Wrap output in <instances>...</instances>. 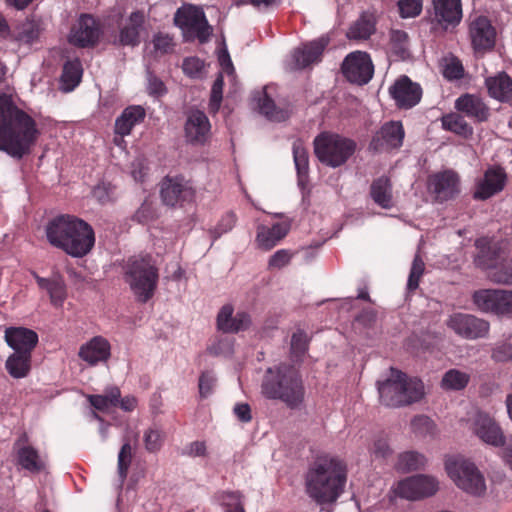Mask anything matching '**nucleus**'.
Here are the masks:
<instances>
[{
  "instance_id": "nucleus-14",
  "label": "nucleus",
  "mask_w": 512,
  "mask_h": 512,
  "mask_svg": "<svg viewBox=\"0 0 512 512\" xmlns=\"http://www.w3.org/2000/svg\"><path fill=\"white\" fill-rule=\"evenodd\" d=\"M342 71L348 81L363 85L372 78L374 67L367 53L356 51L345 58Z\"/></svg>"
},
{
  "instance_id": "nucleus-64",
  "label": "nucleus",
  "mask_w": 512,
  "mask_h": 512,
  "mask_svg": "<svg viewBox=\"0 0 512 512\" xmlns=\"http://www.w3.org/2000/svg\"><path fill=\"white\" fill-rule=\"evenodd\" d=\"M492 357L495 361L506 362L512 359V345L503 343L494 348Z\"/></svg>"
},
{
  "instance_id": "nucleus-17",
  "label": "nucleus",
  "mask_w": 512,
  "mask_h": 512,
  "mask_svg": "<svg viewBox=\"0 0 512 512\" xmlns=\"http://www.w3.org/2000/svg\"><path fill=\"white\" fill-rule=\"evenodd\" d=\"M404 129L399 121L385 123L373 136L369 149L374 152H383L399 148L404 139Z\"/></svg>"
},
{
  "instance_id": "nucleus-31",
  "label": "nucleus",
  "mask_w": 512,
  "mask_h": 512,
  "mask_svg": "<svg viewBox=\"0 0 512 512\" xmlns=\"http://www.w3.org/2000/svg\"><path fill=\"white\" fill-rule=\"evenodd\" d=\"M289 229L290 225L287 222L276 223L272 227L258 226L256 236L258 247L265 251L272 249L287 235Z\"/></svg>"
},
{
  "instance_id": "nucleus-21",
  "label": "nucleus",
  "mask_w": 512,
  "mask_h": 512,
  "mask_svg": "<svg viewBox=\"0 0 512 512\" xmlns=\"http://www.w3.org/2000/svg\"><path fill=\"white\" fill-rule=\"evenodd\" d=\"M211 132V124L206 114L200 110H192L188 113L184 125V136L192 145H204Z\"/></svg>"
},
{
  "instance_id": "nucleus-30",
  "label": "nucleus",
  "mask_w": 512,
  "mask_h": 512,
  "mask_svg": "<svg viewBox=\"0 0 512 512\" xmlns=\"http://www.w3.org/2000/svg\"><path fill=\"white\" fill-rule=\"evenodd\" d=\"M455 108L475 121H486L489 117V108L483 100L472 94H465L459 97L455 102Z\"/></svg>"
},
{
  "instance_id": "nucleus-22",
  "label": "nucleus",
  "mask_w": 512,
  "mask_h": 512,
  "mask_svg": "<svg viewBox=\"0 0 512 512\" xmlns=\"http://www.w3.org/2000/svg\"><path fill=\"white\" fill-rule=\"evenodd\" d=\"M391 97L400 108H411L419 103L422 89L419 84L412 82L407 76H401L389 88Z\"/></svg>"
},
{
  "instance_id": "nucleus-28",
  "label": "nucleus",
  "mask_w": 512,
  "mask_h": 512,
  "mask_svg": "<svg viewBox=\"0 0 512 512\" xmlns=\"http://www.w3.org/2000/svg\"><path fill=\"white\" fill-rule=\"evenodd\" d=\"M145 118V110L138 105L129 106L115 121V133L120 136L115 137L114 142L121 145L123 137L131 133L135 125L141 123Z\"/></svg>"
},
{
  "instance_id": "nucleus-35",
  "label": "nucleus",
  "mask_w": 512,
  "mask_h": 512,
  "mask_svg": "<svg viewBox=\"0 0 512 512\" xmlns=\"http://www.w3.org/2000/svg\"><path fill=\"white\" fill-rule=\"evenodd\" d=\"M267 89L258 92V98L254 96V101L257 102V106L261 114L265 115L269 120L281 122L288 118L289 111L287 109L277 108L273 100L268 96Z\"/></svg>"
},
{
  "instance_id": "nucleus-41",
  "label": "nucleus",
  "mask_w": 512,
  "mask_h": 512,
  "mask_svg": "<svg viewBox=\"0 0 512 512\" xmlns=\"http://www.w3.org/2000/svg\"><path fill=\"white\" fill-rule=\"evenodd\" d=\"M31 368V354L14 352L6 361V369L13 378L27 376Z\"/></svg>"
},
{
  "instance_id": "nucleus-18",
  "label": "nucleus",
  "mask_w": 512,
  "mask_h": 512,
  "mask_svg": "<svg viewBox=\"0 0 512 512\" xmlns=\"http://www.w3.org/2000/svg\"><path fill=\"white\" fill-rule=\"evenodd\" d=\"M100 34L97 20L91 15L83 14L72 27L69 42L79 47L93 46L98 42Z\"/></svg>"
},
{
  "instance_id": "nucleus-34",
  "label": "nucleus",
  "mask_w": 512,
  "mask_h": 512,
  "mask_svg": "<svg viewBox=\"0 0 512 512\" xmlns=\"http://www.w3.org/2000/svg\"><path fill=\"white\" fill-rule=\"evenodd\" d=\"M145 15L141 11L132 12L120 30L119 41L122 45L135 46L139 43L140 30Z\"/></svg>"
},
{
  "instance_id": "nucleus-15",
  "label": "nucleus",
  "mask_w": 512,
  "mask_h": 512,
  "mask_svg": "<svg viewBox=\"0 0 512 512\" xmlns=\"http://www.w3.org/2000/svg\"><path fill=\"white\" fill-rule=\"evenodd\" d=\"M469 422L472 432L484 443L494 447L505 444V437L500 426L488 414L476 411Z\"/></svg>"
},
{
  "instance_id": "nucleus-40",
  "label": "nucleus",
  "mask_w": 512,
  "mask_h": 512,
  "mask_svg": "<svg viewBox=\"0 0 512 512\" xmlns=\"http://www.w3.org/2000/svg\"><path fill=\"white\" fill-rule=\"evenodd\" d=\"M470 378L466 371L452 368L443 374L440 386L445 391H461L467 387Z\"/></svg>"
},
{
  "instance_id": "nucleus-11",
  "label": "nucleus",
  "mask_w": 512,
  "mask_h": 512,
  "mask_svg": "<svg viewBox=\"0 0 512 512\" xmlns=\"http://www.w3.org/2000/svg\"><path fill=\"white\" fill-rule=\"evenodd\" d=\"M473 303L482 312L507 315L512 313V291L481 289L473 294Z\"/></svg>"
},
{
  "instance_id": "nucleus-8",
  "label": "nucleus",
  "mask_w": 512,
  "mask_h": 512,
  "mask_svg": "<svg viewBox=\"0 0 512 512\" xmlns=\"http://www.w3.org/2000/svg\"><path fill=\"white\" fill-rule=\"evenodd\" d=\"M126 281L137 298L146 302L154 294L158 271L150 257L131 259L127 265Z\"/></svg>"
},
{
  "instance_id": "nucleus-45",
  "label": "nucleus",
  "mask_w": 512,
  "mask_h": 512,
  "mask_svg": "<svg viewBox=\"0 0 512 512\" xmlns=\"http://www.w3.org/2000/svg\"><path fill=\"white\" fill-rule=\"evenodd\" d=\"M442 126L445 130L451 131L464 137L470 136L473 131L472 128L464 120V118L456 113L443 116Z\"/></svg>"
},
{
  "instance_id": "nucleus-53",
  "label": "nucleus",
  "mask_w": 512,
  "mask_h": 512,
  "mask_svg": "<svg viewBox=\"0 0 512 512\" xmlns=\"http://www.w3.org/2000/svg\"><path fill=\"white\" fill-rule=\"evenodd\" d=\"M132 460V447L129 441H126L118 454V473L121 481H124L128 474V469Z\"/></svg>"
},
{
  "instance_id": "nucleus-1",
  "label": "nucleus",
  "mask_w": 512,
  "mask_h": 512,
  "mask_svg": "<svg viewBox=\"0 0 512 512\" xmlns=\"http://www.w3.org/2000/svg\"><path fill=\"white\" fill-rule=\"evenodd\" d=\"M39 136L35 120L11 96L0 95V150L15 158L29 154Z\"/></svg>"
},
{
  "instance_id": "nucleus-63",
  "label": "nucleus",
  "mask_w": 512,
  "mask_h": 512,
  "mask_svg": "<svg viewBox=\"0 0 512 512\" xmlns=\"http://www.w3.org/2000/svg\"><path fill=\"white\" fill-rule=\"evenodd\" d=\"M307 348V336L303 331H297L292 335L291 338V349L292 352L299 356L302 355Z\"/></svg>"
},
{
  "instance_id": "nucleus-39",
  "label": "nucleus",
  "mask_w": 512,
  "mask_h": 512,
  "mask_svg": "<svg viewBox=\"0 0 512 512\" xmlns=\"http://www.w3.org/2000/svg\"><path fill=\"white\" fill-rule=\"evenodd\" d=\"M427 458L424 454L408 450L398 454L394 468L402 473L416 471L425 467Z\"/></svg>"
},
{
  "instance_id": "nucleus-32",
  "label": "nucleus",
  "mask_w": 512,
  "mask_h": 512,
  "mask_svg": "<svg viewBox=\"0 0 512 512\" xmlns=\"http://www.w3.org/2000/svg\"><path fill=\"white\" fill-rule=\"evenodd\" d=\"M33 275L39 288L49 294L51 304L61 307L67 297L66 285L62 277L54 275L51 278H43L35 273Z\"/></svg>"
},
{
  "instance_id": "nucleus-20",
  "label": "nucleus",
  "mask_w": 512,
  "mask_h": 512,
  "mask_svg": "<svg viewBox=\"0 0 512 512\" xmlns=\"http://www.w3.org/2000/svg\"><path fill=\"white\" fill-rule=\"evenodd\" d=\"M328 45V39L321 37L295 49L289 60V67L292 70L303 69L312 64L318 63L322 53Z\"/></svg>"
},
{
  "instance_id": "nucleus-44",
  "label": "nucleus",
  "mask_w": 512,
  "mask_h": 512,
  "mask_svg": "<svg viewBox=\"0 0 512 512\" xmlns=\"http://www.w3.org/2000/svg\"><path fill=\"white\" fill-rule=\"evenodd\" d=\"M375 30V21L372 15L363 14L348 30L347 36L351 39H367Z\"/></svg>"
},
{
  "instance_id": "nucleus-16",
  "label": "nucleus",
  "mask_w": 512,
  "mask_h": 512,
  "mask_svg": "<svg viewBox=\"0 0 512 512\" xmlns=\"http://www.w3.org/2000/svg\"><path fill=\"white\" fill-rule=\"evenodd\" d=\"M446 324L460 337L471 340L485 337L490 327L487 321L464 313L451 315Z\"/></svg>"
},
{
  "instance_id": "nucleus-13",
  "label": "nucleus",
  "mask_w": 512,
  "mask_h": 512,
  "mask_svg": "<svg viewBox=\"0 0 512 512\" xmlns=\"http://www.w3.org/2000/svg\"><path fill=\"white\" fill-rule=\"evenodd\" d=\"M160 194L163 203L168 206L183 205L195 198L192 184L181 176L165 177L161 182Z\"/></svg>"
},
{
  "instance_id": "nucleus-25",
  "label": "nucleus",
  "mask_w": 512,
  "mask_h": 512,
  "mask_svg": "<svg viewBox=\"0 0 512 512\" xmlns=\"http://www.w3.org/2000/svg\"><path fill=\"white\" fill-rule=\"evenodd\" d=\"M434 19L445 30L458 25L462 19L461 0H433Z\"/></svg>"
},
{
  "instance_id": "nucleus-9",
  "label": "nucleus",
  "mask_w": 512,
  "mask_h": 512,
  "mask_svg": "<svg viewBox=\"0 0 512 512\" xmlns=\"http://www.w3.org/2000/svg\"><path fill=\"white\" fill-rule=\"evenodd\" d=\"M475 245L478 250L475 262L479 267L490 270L489 278L496 283L512 284V266L499 262V269L497 267V260L502 258L496 245L485 237L477 239Z\"/></svg>"
},
{
  "instance_id": "nucleus-26",
  "label": "nucleus",
  "mask_w": 512,
  "mask_h": 512,
  "mask_svg": "<svg viewBox=\"0 0 512 512\" xmlns=\"http://www.w3.org/2000/svg\"><path fill=\"white\" fill-rule=\"evenodd\" d=\"M5 340L14 352L31 354L38 342V335L24 327H10L5 330Z\"/></svg>"
},
{
  "instance_id": "nucleus-51",
  "label": "nucleus",
  "mask_w": 512,
  "mask_h": 512,
  "mask_svg": "<svg viewBox=\"0 0 512 512\" xmlns=\"http://www.w3.org/2000/svg\"><path fill=\"white\" fill-rule=\"evenodd\" d=\"M411 429L414 434L426 437L436 434V425L434 421L428 416H416L411 421Z\"/></svg>"
},
{
  "instance_id": "nucleus-29",
  "label": "nucleus",
  "mask_w": 512,
  "mask_h": 512,
  "mask_svg": "<svg viewBox=\"0 0 512 512\" xmlns=\"http://www.w3.org/2000/svg\"><path fill=\"white\" fill-rule=\"evenodd\" d=\"M219 62L221 66V72L214 81L211 89V96L209 102V108L211 112H217L222 102L223 93V74H226L231 80L234 79V67L227 51L222 52L219 55Z\"/></svg>"
},
{
  "instance_id": "nucleus-24",
  "label": "nucleus",
  "mask_w": 512,
  "mask_h": 512,
  "mask_svg": "<svg viewBox=\"0 0 512 512\" xmlns=\"http://www.w3.org/2000/svg\"><path fill=\"white\" fill-rule=\"evenodd\" d=\"M111 355V346L109 341L102 336H95L84 343L78 352L81 360L95 366L99 363L106 362Z\"/></svg>"
},
{
  "instance_id": "nucleus-61",
  "label": "nucleus",
  "mask_w": 512,
  "mask_h": 512,
  "mask_svg": "<svg viewBox=\"0 0 512 512\" xmlns=\"http://www.w3.org/2000/svg\"><path fill=\"white\" fill-rule=\"evenodd\" d=\"M216 378L210 372H204L199 378V393L201 397L206 398L211 393L215 386Z\"/></svg>"
},
{
  "instance_id": "nucleus-3",
  "label": "nucleus",
  "mask_w": 512,
  "mask_h": 512,
  "mask_svg": "<svg viewBox=\"0 0 512 512\" xmlns=\"http://www.w3.org/2000/svg\"><path fill=\"white\" fill-rule=\"evenodd\" d=\"M48 242L72 257L86 256L94 247L95 234L90 224L72 215H60L46 226Z\"/></svg>"
},
{
  "instance_id": "nucleus-47",
  "label": "nucleus",
  "mask_w": 512,
  "mask_h": 512,
  "mask_svg": "<svg viewBox=\"0 0 512 512\" xmlns=\"http://www.w3.org/2000/svg\"><path fill=\"white\" fill-rule=\"evenodd\" d=\"M412 479L420 491L421 499L434 495L439 489V482L433 476L419 474L412 476Z\"/></svg>"
},
{
  "instance_id": "nucleus-33",
  "label": "nucleus",
  "mask_w": 512,
  "mask_h": 512,
  "mask_svg": "<svg viewBox=\"0 0 512 512\" xmlns=\"http://www.w3.org/2000/svg\"><path fill=\"white\" fill-rule=\"evenodd\" d=\"M485 85L490 97L501 101H512V79L506 73L486 78Z\"/></svg>"
},
{
  "instance_id": "nucleus-50",
  "label": "nucleus",
  "mask_w": 512,
  "mask_h": 512,
  "mask_svg": "<svg viewBox=\"0 0 512 512\" xmlns=\"http://www.w3.org/2000/svg\"><path fill=\"white\" fill-rule=\"evenodd\" d=\"M173 46V39L169 35L158 33L153 37V40L147 49L149 53L158 57L171 52L173 50Z\"/></svg>"
},
{
  "instance_id": "nucleus-38",
  "label": "nucleus",
  "mask_w": 512,
  "mask_h": 512,
  "mask_svg": "<svg viewBox=\"0 0 512 512\" xmlns=\"http://www.w3.org/2000/svg\"><path fill=\"white\" fill-rule=\"evenodd\" d=\"M120 396V389L116 386H111L105 389L103 394L89 395L88 400L96 410L110 413L118 406Z\"/></svg>"
},
{
  "instance_id": "nucleus-6",
  "label": "nucleus",
  "mask_w": 512,
  "mask_h": 512,
  "mask_svg": "<svg viewBox=\"0 0 512 512\" xmlns=\"http://www.w3.org/2000/svg\"><path fill=\"white\" fill-rule=\"evenodd\" d=\"M448 477L463 492L474 497H483L487 486L483 473L474 462L462 455H448L444 460Z\"/></svg>"
},
{
  "instance_id": "nucleus-10",
  "label": "nucleus",
  "mask_w": 512,
  "mask_h": 512,
  "mask_svg": "<svg viewBox=\"0 0 512 512\" xmlns=\"http://www.w3.org/2000/svg\"><path fill=\"white\" fill-rule=\"evenodd\" d=\"M174 22L188 39H198L203 43L212 34V27L208 24L203 10L194 5L180 7L175 13Z\"/></svg>"
},
{
  "instance_id": "nucleus-4",
  "label": "nucleus",
  "mask_w": 512,
  "mask_h": 512,
  "mask_svg": "<svg viewBox=\"0 0 512 512\" xmlns=\"http://www.w3.org/2000/svg\"><path fill=\"white\" fill-rule=\"evenodd\" d=\"M261 393L268 399L283 401L290 408H298L304 401L305 389L297 370L282 364L266 371Z\"/></svg>"
},
{
  "instance_id": "nucleus-55",
  "label": "nucleus",
  "mask_w": 512,
  "mask_h": 512,
  "mask_svg": "<svg viewBox=\"0 0 512 512\" xmlns=\"http://www.w3.org/2000/svg\"><path fill=\"white\" fill-rule=\"evenodd\" d=\"M398 7L401 17H416L422 11V0H398Z\"/></svg>"
},
{
  "instance_id": "nucleus-57",
  "label": "nucleus",
  "mask_w": 512,
  "mask_h": 512,
  "mask_svg": "<svg viewBox=\"0 0 512 512\" xmlns=\"http://www.w3.org/2000/svg\"><path fill=\"white\" fill-rule=\"evenodd\" d=\"M92 195L99 203H107L113 199L114 187L110 183L102 182L94 187Z\"/></svg>"
},
{
  "instance_id": "nucleus-59",
  "label": "nucleus",
  "mask_w": 512,
  "mask_h": 512,
  "mask_svg": "<svg viewBox=\"0 0 512 512\" xmlns=\"http://www.w3.org/2000/svg\"><path fill=\"white\" fill-rule=\"evenodd\" d=\"M182 68L186 75L199 77L204 69V62L197 57H188L184 59Z\"/></svg>"
},
{
  "instance_id": "nucleus-60",
  "label": "nucleus",
  "mask_w": 512,
  "mask_h": 512,
  "mask_svg": "<svg viewBox=\"0 0 512 512\" xmlns=\"http://www.w3.org/2000/svg\"><path fill=\"white\" fill-rule=\"evenodd\" d=\"M292 258V253L286 249L276 251L269 259L268 266L270 269H281L287 266Z\"/></svg>"
},
{
  "instance_id": "nucleus-54",
  "label": "nucleus",
  "mask_w": 512,
  "mask_h": 512,
  "mask_svg": "<svg viewBox=\"0 0 512 512\" xmlns=\"http://www.w3.org/2000/svg\"><path fill=\"white\" fill-rule=\"evenodd\" d=\"M425 270V264L422 258L419 255L414 257L412 262L407 287L410 291H413L418 288L420 278L422 277Z\"/></svg>"
},
{
  "instance_id": "nucleus-46",
  "label": "nucleus",
  "mask_w": 512,
  "mask_h": 512,
  "mask_svg": "<svg viewBox=\"0 0 512 512\" xmlns=\"http://www.w3.org/2000/svg\"><path fill=\"white\" fill-rule=\"evenodd\" d=\"M393 492L396 496L407 500L421 499L420 491L417 489L412 476L398 481L393 487Z\"/></svg>"
},
{
  "instance_id": "nucleus-12",
  "label": "nucleus",
  "mask_w": 512,
  "mask_h": 512,
  "mask_svg": "<svg viewBox=\"0 0 512 512\" xmlns=\"http://www.w3.org/2000/svg\"><path fill=\"white\" fill-rule=\"evenodd\" d=\"M507 180L508 176L503 167L489 166L483 175L475 180L473 198L481 201L492 198L504 190Z\"/></svg>"
},
{
  "instance_id": "nucleus-36",
  "label": "nucleus",
  "mask_w": 512,
  "mask_h": 512,
  "mask_svg": "<svg viewBox=\"0 0 512 512\" xmlns=\"http://www.w3.org/2000/svg\"><path fill=\"white\" fill-rule=\"evenodd\" d=\"M17 445L18 463L22 468L30 472H39L45 468V458L36 449L29 445L20 446V442Z\"/></svg>"
},
{
  "instance_id": "nucleus-27",
  "label": "nucleus",
  "mask_w": 512,
  "mask_h": 512,
  "mask_svg": "<svg viewBox=\"0 0 512 512\" xmlns=\"http://www.w3.org/2000/svg\"><path fill=\"white\" fill-rule=\"evenodd\" d=\"M234 309L231 305H224L217 316V327L225 333H237L248 329L251 324L250 316L245 312H239L233 316Z\"/></svg>"
},
{
  "instance_id": "nucleus-19",
  "label": "nucleus",
  "mask_w": 512,
  "mask_h": 512,
  "mask_svg": "<svg viewBox=\"0 0 512 512\" xmlns=\"http://www.w3.org/2000/svg\"><path fill=\"white\" fill-rule=\"evenodd\" d=\"M428 188L440 202L452 199L460 192L459 176L452 170L436 173L430 176Z\"/></svg>"
},
{
  "instance_id": "nucleus-23",
  "label": "nucleus",
  "mask_w": 512,
  "mask_h": 512,
  "mask_svg": "<svg viewBox=\"0 0 512 512\" xmlns=\"http://www.w3.org/2000/svg\"><path fill=\"white\" fill-rule=\"evenodd\" d=\"M469 33L476 51L491 49L495 44V29L490 20L484 16H478L471 21Z\"/></svg>"
},
{
  "instance_id": "nucleus-7",
  "label": "nucleus",
  "mask_w": 512,
  "mask_h": 512,
  "mask_svg": "<svg viewBox=\"0 0 512 512\" xmlns=\"http://www.w3.org/2000/svg\"><path fill=\"white\" fill-rule=\"evenodd\" d=\"M353 140L335 133L324 132L314 139V152L323 164L330 167L343 165L355 152Z\"/></svg>"
},
{
  "instance_id": "nucleus-37",
  "label": "nucleus",
  "mask_w": 512,
  "mask_h": 512,
  "mask_svg": "<svg viewBox=\"0 0 512 512\" xmlns=\"http://www.w3.org/2000/svg\"><path fill=\"white\" fill-rule=\"evenodd\" d=\"M370 195L373 201L384 209L393 206L392 185L387 177H379L371 184Z\"/></svg>"
},
{
  "instance_id": "nucleus-52",
  "label": "nucleus",
  "mask_w": 512,
  "mask_h": 512,
  "mask_svg": "<svg viewBox=\"0 0 512 512\" xmlns=\"http://www.w3.org/2000/svg\"><path fill=\"white\" fill-rule=\"evenodd\" d=\"M143 441L145 449L150 453H155L159 451L163 445L164 434L160 429L151 427L144 432Z\"/></svg>"
},
{
  "instance_id": "nucleus-62",
  "label": "nucleus",
  "mask_w": 512,
  "mask_h": 512,
  "mask_svg": "<svg viewBox=\"0 0 512 512\" xmlns=\"http://www.w3.org/2000/svg\"><path fill=\"white\" fill-rule=\"evenodd\" d=\"M235 223H236V216L234 213L229 212V213L225 214L213 230L215 237L217 238V237L221 236L222 234L227 233L230 230H232Z\"/></svg>"
},
{
  "instance_id": "nucleus-43",
  "label": "nucleus",
  "mask_w": 512,
  "mask_h": 512,
  "mask_svg": "<svg viewBox=\"0 0 512 512\" xmlns=\"http://www.w3.org/2000/svg\"><path fill=\"white\" fill-rule=\"evenodd\" d=\"M293 157L298 173L299 185L304 186L309 169L308 152L302 142L297 140L293 143Z\"/></svg>"
},
{
  "instance_id": "nucleus-2",
  "label": "nucleus",
  "mask_w": 512,
  "mask_h": 512,
  "mask_svg": "<svg viewBox=\"0 0 512 512\" xmlns=\"http://www.w3.org/2000/svg\"><path fill=\"white\" fill-rule=\"evenodd\" d=\"M346 480L345 463L338 457L323 454L309 465L305 475V490L317 504H332L343 493Z\"/></svg>"
},
{
  "instance_id": "nucleus-48",
  "label": "nucleus",
  "mask_w": 512,
  "mask_h": 512,
  "mask_svg": "<svg viewBox=\"0 0 512 512\" xmlns=\"http://www.w3.org/2000/svg\"><path fill=\"white\" fill-rule=\"evenodd\" d=\"M441 67L443 76L448 80H457L464 75V68L461 61L454 56L444 57Z\"/></svg>"
},
{
  "instance_id": "nucleus-58",
  "label": "nucleus",
  "mask_w": 512,
  "mask_h": 512,
  "mask_svg": "<svg viewBox=\"0 0 512 512\" xmlns=\"http://www.w3.org/2000/svg\"><path fill=\"white\" fill-rule=\"evenodd\" d=\"M209 351L214 355H230L233 351L232 341L228 337H219L210 344Z\"/></svg>"
},
{
  "instance_id": "nucleus-49",
  "label": "nucleus",
  "mask_w": 512,
  "mask_h": 512,
  "mask_svg": "<svg viewBox=\"0 0 512 512\" xmlns=\"http://www.w3.org/2000/svg\"><path fill=\"white\" fill-rule=\"evenodd\" d=\"M389 50L396 56L404 58L408 50V35L402 30H391Z\"/></svg>"
},
{
  "instance_id": "nucleus-56",
  "label": "nucleus",
  "mask_w": 512,
  "mask_h": 512,
  "mask_svg": "<svg viewBox=\"0 0 512 512\" xmlns=\"http://www.w3.org/2000/svg\"><path fill=\"white\" fill-rule=\"evenodd\" d=\"M369 451L375 459H387L392 455V449L384 438H377L371 444Z\"/></svg>"
},
{
  "instance_id": "nucleus-5",
  "label": "nucleus",
  "mask_w": 512,
  "mask_h": 512,
  "mask_svg": "<svg viewBox=\"0 0 512 512\" xmlns=\"http://www.w3.org/2000/svg\"><path fill=\"white\" fill-rule=\"evenodd\" d=\"M381 402L388 407H400L421 400L425 394L424 385L418 378H409L401 371L391 369L388 379L379 383Z\"/></svg>"
},
{
  "instance_id": "nucleus-42",
  "label": "nucleus",
  "mask_w": 512,
  "mask_h": 512,
  "mask_svg": "<svg viewBox=\"0 0 512 512\" xmlns=\"http://www.w3.org/2000/svg\"><path fill=\"white\" fill-rule=\"evenodd\" d=\"M82 65L79 60L75 59L67 61L64 64L61 76L62 90L65 92L72 91L81 81L82 78Z\"/></svg>"
}]
</instances>
